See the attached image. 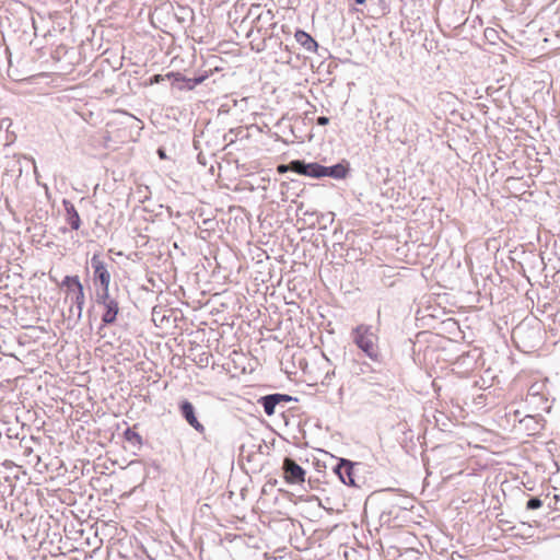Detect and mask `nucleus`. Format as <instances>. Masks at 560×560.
<instances>
[{"instance_id": "1", "label": "nucleus", "mask_w": 560, "mask_h": 560, "mask_svg": "<svg viewBox=\"0 0 560 560\" xmlns=\"http://www.w3.org/2000/svg\"><path fill=\"white\" fill-rule=\"evenodd\" d=\"M353 342L373 361L380 360L378 337L371 326L359 325L352 330Z\"/></svg>"}, {"instance_id": "2", "label": "nucleus", "mask_w": 560, "mask_h": 560, "mask_svg": "<svg viewBox=\"0 0 560 560\" xmlns=\"http://www.w3.org/2000/svg\"><path fill=\"white\" fill-rule=\"evenodd\" d=\"M61 288L65 289L66 301L77 305L79 314L84 306V290L78 276H66L61 282Z\"/></svg>"}, {"instance_id": "3", "label": "nucleus", "mask_w": 560, "mask_h": 560, "mask_svg": "<svg viewBox=\"0 0 560 560\" xmlns=\"http://www.w3.org/2000/svg\"><path fill=\"white\" fill-rule=\"evenodd\" d=\"M91 267L93 269V281L95 285H100L101 292L109 291L112 280L108 265L104 260L101 253H94L91 258Z\"/></svg>"}, {"instance_id": "4", "label": "nucleus", "mask_w": 560, "mask_h": 560, "mask_svg": "<svg viewBox=\"0 0 560 560\" xmlns=\"http://www.w3.org/2000/svg\"><path fill=\"white\" fill-rule=\"evenodd\" d=\"M350 171V163L347 160H341L339 163L331 166H324L318 163H310L308 173L303 175H347Z\"/></svg>"}, {"instance_id": "5", "label": "nucleus", "mask_w": 560, "mask_h": 560, "mask_svg": "<svg viewBox=\"0 0 560 560\" xmlns=\"http://www.w3.org/2000/svg\"><path fill=\"white\" fill-rule=\"evenodd\" d=\"M97 302L103 305L105 310L102 316V322L104 324H113L119 312L118 302L110 298L109 291L100 292L97 294Z\"/></svg>"}, {"instance_id": "6", "label": "nucleus", "mask_w": 560, "mask_h": 560, "mask_svg": "<svg viewBox=\"0 0 560 560\" xmlns=\"http://www.w3.org/2000/svg\"><path fill=\"white\" fill-rule=\"evenodd\" d=\"M284 479L289 483L304 482L305 470L293 459L285 458L283 462Z\"/></svg>"}, {"instance_id": "7", "label": "nucleus", "mask_w": 560, "mask_h": 560, "mask_svg": "<svg viewBox=\"0 0 560 560\" xmlns=\"http://www.w3.org/2000/svg\"><path fill=\"white\" fill-rule=\"evenodd\" d=\"M168 80H173V85H176L179 90L187 89L192 90L196 85L201 84L207 75H200L196 78H186L179 72H168L166 74Z\"/></svg>"}, {"instance_id": "8", "label": "nucleus", "mask_w": 560, "mask_h": 560, "mask_svg": "<svg viewBox=\"0 0 560 560\" xmlns=\"http://www.w3.org/2000/svg\"><path fill=\"white\" fill-rule=\"evenodd\" d=\"M179 410H180L182 416L185 418V420L188 422L189 425H191L199 433L205 432V427L197 419L196 413H195V408L190 401H188V400L182 401L179 405Z\"/></svg>"}, {"instance_id": "9", "label": "nucleus", "mask_w": 560, "mask_h": 560, "mask_svg": "<svg viewBox=\"0 0 560 560\" xmlns=\"http://www.w3.org/2000/svg\"><path fill=\"white\" fill-rule=\"evenodd\" d=\"M310 163H305L301 160H293L289 164H278L276 171L279 174H284L287 172H293L298 175H302L304 173H308Z\"/></svg>"}, {"instance_id": "10", "label": "nucleus", "mask_w": 560, "mask_h": 560, "mask_svg": "<svg viewBox=\"0 0 560 560\" xmlns=\"http://www.w3.org/2000/svg\"><path fill=\"white\" fill-rule=\"evenodd\" d=\"M290 399H291V397L287 396V395H280V394L268 395V396H265L261 398V405L264 407L265 412L268 416H272L276 412V406L280 401H289Z\"/></svg>"}, {"instance_id": "11", "label": "nucleus", "mask_w": 560, "mask_h": 560, "mask_svg": "<svg viewBox=\"0 0 560 560\" xmlns=\"http://www.w3.org/2000/svg\"><path fill=\"white\" fill-rule=\"evenodd\" d=\"M295 40L305 49L307 52H315L318 48L317 42L306 32L298 30L294 34Z\"/></svg>"}, {"instance_id": "12", "label": "nucleus", "mask_w": 560, "mask_h": 560, "mask_svg": "<svg viewBox=\"0 0 560 560\" xmlns=\"http://www.w3.org/2000/svg\"><path fill=\"white\" fill-rule=\"evenodd\" d=\"M336 472L345 485H354L352 478L353 467L350 462L342 459L337 466Z\"/></svg>"}, {"instance_id": "13", "label": "nucleus", "mask_w": 560, "mask_h": 560, "mask_svg": "<svg viewBox=\"0 0 560 560\" xmlns=\"http://www.w3.org/2000/svg\"><path fill=\"white\" fill-rule=\"evenodd\" d=\"M66 220L72 230H79L81 226V219L74 206L70 202H65Z\"/></svg>"}, {"instance_id": "14", "label": "nucleus", "mask_w": 560, "mask_h": 560, "mask_svg": "<svg viewBox=\"0 0 560 560\" xmlns=\"http://www.w3.org/2000/svg\"><path fill=\"white\" fill-rule=\"evenodd\" d=\"M248 132L244 127L232 128L223 137L226 144L234 143L237 139L248 138Z\"/></svg>"}, {"instance_id": "15", "label": "nucleus", "mask_w": 560, "mask_h": 560, "mask_svg": "<svg viewBox=\"0 0 560 560\" xmlns=\"http://www.w3.org/2000/svg\"><path fill=\"white\" fill-rule=\"evenodd\" d=\"M121 133H126V129L106 130V135L104 136L105 147L106 148H112V145L108 143V142H112V141L115 144L118 143L119 141L124 142L125 141V135H121ZM115 148H116V145H113V149H115Z\"/></svg>"}, {"instance_id": "16", "label": "nucleus", "mask_w": 560, "mask_h": 560, "mask_svg": "<svg viewBox=\"0 0 560 560\" xmlns=\"http://www.w3.org/2000/svg\"><path fill=\"white\" fill-rule=\"evenodd\" d=\"M20 167L22 175H37L36 164L32 158L20 155Z\"/></svg>"}, {"instance_id": "17", "label": "nucleus", "mask_w": 560, "mask_h": 560, "mask_svg": "<svg viewBox=\"0 0 560 560\" xmlns=\"http://www.w3.org/2000/svg\"><path fill=\"white\" fill-rule=\"evenodd\" d=\"M5 172L7 175H22L20 167V155H13L11 158H7L5 161Z\"/></svg>"}, {"instance_id": "18", "label": "nucleus", "mask_w": 560, "mask_h": 560, "mask_svg": "<svg viewBox=\"0 0 560 560\" xmlns=\"http://www.w3.org/2000/svg\"><path fill=\"white\" fill-rule=\"evenodd\" d=\"M404 118L402 113H399L397 115H392L388 117L385 121V128L388 131H394L400 124Z\"/></svg>"}, {"instance_id": "19", "label": "nucleus", "mask_w": 560, "mask_h": 560, "mask_svg": "<svg viewBox=\"0 0 560 560\" xmlns=\"http://www.w3.org/2000/svg\"><path fill=\"white\" fill-rule=\"evenodd\" d=\"M542 506V501L538 498H532L530 500H528L527 504H526V508L528 510H536V509H539Z\"/></svg>"}, {"instance_id": "20", "label": "nucleus", "mask_w": 560, "mask_h": 560, "mask_svg": "<svg viewBox=\"0 0 560 560\" xmlns=\"http://www.w3.org/2000/svg\"><path fill=\"white\" fill-rule=\"evenodd\" d=\"M303 372L305 375L308 376V381L312 382L313 384H317L319 382V377L315 375L312 370L304 368Z\"/></svg>"}, {"instance_id": "21", "label": "nucleus", "mask_w": 560, "mask_h": 560, "mask_svg": "<svg viewBox=\"0 0 560 560\" xmlns=\"http://www.w3.org/2000/svg\"><path fill=\"white\" fill-rule=\"evenodd\" d=\"M125 435L128 440H132V439H136L137 441H140L141 440V436L133 432L132 430L128 429L126 432H125Z\"/></svg>"}, {"instance_id": "22", "label": "nucleus", "mask_w": 560, "mask_h": 560, "mask_svg": "<svg viewBox=\"0 0 560 560\" xmlns=\"http://www.w3.org/2000/svg\"><path fill=\"white\" fill-rule=\"evenodd\" d=\"M273 16L271 10H267L265 12H261L258 14V21H260L261 19H266V20H271Z\"/></svg>"}, {"instance_id": "23", "label": "nucleus", "mask_w": 560, "mask_h": 560, "mask_svg": "<svg viewBox=\"0 0 560 560\" xmlns=\"http://www.w3.org/2000/svg\"><path fill=\"white\" fill-rule=\"evenodd\" d=\"M287 56L281 57L283 62L290 63L291 62V49L288 45L284 47Z\"/></svg>"}, {"instance_id": "24", "label": "nucleus", "mask_w": 560, "mask_h": 560, "mask_svg": "<svg viewBox=\"0 0 560 560\" xmlns=\"http://www.w3.org/2000/svg\"><path fill=\"white\" fill-rule=\"evenodd\" d=\"M317 125L319 126H326L329 124V118L326 116H319L316 120Z\"/></svg>"}, {"instance_id": "25", "label": "nucleus", "mask_w": 560, "mask_h": 560, "mask_svg": "<svg viewBox=\"0 0 560 560\" xmlns=\"http://www.w3.org/2000/svg\"><path fill=\"white\" fill-rule=\"evenodd\" d=\"M165 78H167L166 75H162V74H155L151 78V83H160L162 82Z\"/></svg>"}, {"instance_id": "26", "label": "nucleus", "mask_w": 560, "mask_h": 560, "mask_svg": "<svg viewBox=\"0 0 560 560\" xmlns=\"http://www.w3.org/2000/svg\"><path fill=\"white\" fill-rule=\"evenodd\" d=\"M158 155L161 160H165L167 159V155H166V151L164 148H159L158 149Z\"/></svg>"}, {"instance_id": "27", "label": "nucleus", "mask_w": 560, "mask_h": 560, "mask_svg": "<svg viewBox=\"0 0 560 560\" xmlns=\"http://www.w3.org/2000/svg\"><path fill=\"white\" fill-rule=\"evenodd\" d=\"M354 1H355V3H358V4H363V3L365 2V0H354Z\"/></svg>"}]
</instances>
